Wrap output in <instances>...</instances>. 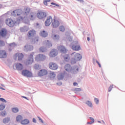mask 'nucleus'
I'll return each instance as SVG.
<instances>
[{"instance_id": "1", "label": "nucleus", "mask_w": 125, "mask_h": 125, "mask_svg": "<svg viewBox=\"0 0 125 125\" xmlns=\"http://www.w3.org/2000/svg\"><path fill=\"white\" fill-rule=\"evenodd\" d=\"M35 53L33 52L30 54L28 59L25 62V64L26 66H30V65H32L34 62V55Z\"/></svg>"}, {"instance_id": "2", "label": "nucleus", "mask_w": 125, "mask_h": 125, "mask_svg": "<svg viewBox=\"0 0 125 125\" xmlns=\"http://www.w3.org/2000/svg\"><path fill=\"white\" fill-rule=\"evenodd\" d=\"M5 23L6 25H7L8 26V27L12 28L14 27V26H15V24H16V21H13L12 19L8 18L5 20Z\"/></svg>"}, {"instance_id": "3", "label": "nucleus", "mask_w": 125, "mask_h": 125, "mask_svg": "<svg viewBox=\"0 0 125 125\" xmlns=\"http://www.w3.org/2000/svg\"><path fill=\"white\" fill-rule=\"evenodd\" d=\"M35 61L37 62H40L41 61H44L46 59V56L42 54H39L35 58Z\"/></svg>"}, {"instance_id": "4", "label": "nucleus", "mask_w": 125, "mask_h": 125, "mask_svg": "<svg viewBox=\"0 0 125 125\" xmlns=\"http://www.w3.org/2000/svg\"><path fill=\"white\" fill-rule=\"evenodd\" d=\"M73 45L72 46V49L75 51H79L81 50V45L79 44V42L75 41L73 42Z\"/></svg>"}, {"instance_id": "5", "label": "nucleus", "mask_w": 125, "mask_h": 125, "mask_svg": "<svg viewBox=\"0 0 125 125\" xmlns=\"http://www.w3.org/2000/svg\"><path fill=\"white\" fill-rule=\"evenodd\" d=\"M82 58L83 57L82 56V55H81V54L76 53L75 55H74L73 57L74 61H71V64H75L76 61H80Z\"/></svg>"}, {"instance_id": "6", "label": "nucleus", "mask_w": 125, "mask_h": 125, "mask_svg": "<svg viewBox=\"0 0 125 125\" xmlns=\"http://www.w3.org/2000/svg\"><path fill=\"white\" fill-rule=\"evenodd\" d=\"M22 76L27 77V78H32L33 77V73L27 69L22 70Z\"/></svg>"}, {"instance_id": "7", "label": "nucleus", "mask_w": 125, "mask_h": 125, "mask_svg": "<svg viewBox=\"0 0 125 125\" xmlns=\"http://www.w3.org/2000/svg\"><path fill=\"white\" fill-rule=\"evenodd\" d=\"M17 15L18 16H20L18 20L19 21H23V19L25 18V16H24V14L22 13V10L18 9L17 10Z\"/></svg>"}, {"instance_id": "8", "label": "nucleus", "mask_w": 125, "mask_h": 125, "mask_svg": "<svg viewBox=\"0 0 125 125\" xmlns=\"http://www.w3.org/2000/svg\"><path fill=\"white\" fill-rule=\"evenodd\" d=\"M17 58L19 61H21L24 58V55L21 53H17L14 56V59L16 60Z\"/></svg>"}, {"instance_id": "9", "label": "nucleus", "mask_w": 125, "mask_h": 125, "mask_svg": "<svg viewBox=\"0 0 125 125\" xmlns=\"http://www.w3.org/2000/svg\"><path fill=\"white\" fill-rule=\"evenodd\" d=\"M37 16L39 19H43L46 17V13L42 11L38 12Z\"/></svg>"}, {"instance_id": "10", "label": "nucleus", "mask_w": 125, "mask_h": 125, "mask_svg": "<svg viewBox=\"0 0 125 125\" xmlns=\"http://www.w3.org/2000/svg\"><path fill=\"white\" fill-rule=\"evenodd\" d=\"M7 34H8V31H7V29L5 28H2L0 30V36L2 38H4V37H6L7 36Z\"/></svg>"}, {"instance_id": "11", "label": "nucleus", "mask_w": 125, "mask_h": 125, "mask_svg": "<svg viewBox=\"0 0 125 125\" xmlns=\"http://www.w3.org/2000/svg\"><path fill=\"white\" fill-rule=\"evenodd\" d=\"M52 21H53L52 17H51V16L48 17L45 21V26H49L50 24L53 22Z\"/></svg>"}, {"instance_id": "12", "label": "nucleus", "mask_w": 125, "mask_h": 125, "mask_svg": "<svg viewBox=\"0 0 125 125\" xmlns=\"http://www.w3.org/2000/svg\"><path fill=\"white\" fill-rule=\"evenodd\" d=\"M49 68H50L51 70H57L58 66L55 63L50 62L49 63Z\"/></svg>"}, {"instance_id": "13", "label": "nucleus", "mask_w": 125, "mask_h": 125, "mask_svg": "<svg viewBox=\"0 0 125 125\" xmlns=\"http://www.w3.org/2000/svg\"><path fill=\"white\" fill-rule=\"evenodd\" d=\"M58 49L59 51L62 52V53H66L67 52V49H66V48L64 46H58Z\"/></svg>"}, {"instance_id": "14", "label": "nucleus", "mask_w": 125, "mask_h": 125, "mask_svg": "<svg viewBox=\"0 0 125 125\" xmlns=\"http://www.w3.org/2000/svg\"><path fill=\"white\" fill-rule=\"evenodd\" d=\"M47 70L46 69H41L38 73L39 76L40 77H42L43 76H46L47 74Z\"/></svg>"}, {"instance_id": "15", "label": "nucleus", "mask_w": 125, "mask_h": 125, "mask_svg": "<svg viewBox=\"0 0 125 125\" xmlns=\"http://www.w3.org/2000/svg\"><path fill=\"white\" fill-rule=\"evenodd\" d=\"M59 25H60L59 21L56 20L55 19H54V21L52 24V27L53 28H57L59 27Z\"/></svg>"}, {"instance_id": "16", "label": "nucleus", "mask_w": 125, "mask_h": 125, "mask_svg": "<svg viewBox=\"0 0 125 125\" xmlns=\"http://www.w3.org/2000/svg\"><path fill=\"white\" fill-rule=\"evenodd\" d=\"M58 54V53H57V51L55 49H53L51 51L50 54H49V56L50 57H55L56 55Z\"/></svg>"}, {"instance_id": "17", "label": "nucleus", "mask_w": 125, "mask_h": 125, "mask_svg": "<svg viewBox=\"0 0 125 125\" xmlns=\"http://www.w3.org/2000/svg\"><path fill=\"white\" fill-rule=\"evenodd\" d=\"M23 11H24V13H23V16H25V18H26V16L28 15V14H29L30 12H31V9H30V8L29 7H25Z\"/></svg>"}, {"instance_id": "18", "label": "nucleus", "mask_w": 125, "mask_h": 125, "mask_svg": "<svg viewBox=\"0 0 125 125\" xmlns=\"http://www.w3.org/2000/svg\"><path fill=\"white\" fill-rule=\"evenodd\" d=\"M16 68L18 71H21V70H23L24 67L23 66V64L20 63H16Z\"/></svg>"}, {"instance_id": "19", "label": "nucleus", "mask_w": 125, "mask_h": 125, "mask_svg": "<svg viewBox=\"0 0 125 125\" xmlns=\"http://www.w3.org/2000/svg\"><path fill=\"white\" fill-rule=\"evenodd\" d=\"M35 35H36V31L34 30H31L28 32L27 36L28 38H31L32 37H34Z\"/></svg>"}, {"instance_id": "20", "label": "nucleus", "mask_w": 125, "mask_h": 125, "mask_svg": "<svg viewBox=\"0 0 125 125\" xmlns=\"http://www.w3.org/2000/svg\"><path fill=\"white\" fill-rule=\"evenodd\" d=\"M6 56V52L5 50H0V58H5Z\"/></svg>"}, {"instance_id": "21", "label": "nucleus", "mask_w": 125, "mask_h": 125, "mask_svg": "<svg viewBox=\"0 0 125 125\" xmlns=\"http://www.w3.org/2000/svg\"><path fill=\"white\" fill-rule=\"evenodd\" d=\"M34 49V47L32 45H25V51H32Z\"/></svg>"}, {"instance_id": "22", "label": "nucleus", "mask_w": 125, "mask_h": 125, "mask_svg": "<svg viewBox=\"0 0 125 125\" xmlns=\"http://www.w3.org/2000/svg\"><path fill=\"white\" fill-rule=\"evenodd\" d=\"M49 77L50 79H54L56 77V74L54 72L50 71L49 74Z\"/></svg>"}, {"instance_id": "23", "label": "nucleus", "mask_w": 125, "mask_h": 125, "mask_svg": "<svg viewBox=\"0 0 125 125\" xmlns=\"http://www.w3.org/2000/svg\"><path fill=\"white\" fill-rule=\"evenodd\" d=\"M48 35V34L45 31H42L40 32V36L43 37V38H46Z\"/></svg>"}, {"instance_id": "24", "label": "nucleus", "mask_w": 125, "mask_h": 125, "mask_svg": "<svg viewBox=\"0 0 125 125\" xmlns=\"http://www.w3.org/2000/svg\"><path fill=\"white\" fill-rule=\"evenodd\" d=\"M30 123V121H29V120L28 119H24L23 121H21V125H27Z\"/></svg>"}, {"instance_id": "25", "label": "nucleus", "mask_w": 125, "mask_h": 125, "mask_svg": "<svg viewBox=\"0 0 125 125\" xmlns=\"http://www.w3.org/2000/svg\"><path fill=\"white\" fill-rule=\"evenodd\" d=\"M64 68H65V70L68 72V71H70V69H71V65H70V64H67L65 65Z\"/></svg>"}, {"instance_id": "26", "label": "nucleus", "mask_w": 125, "mask_h": 125, "mask_svg": "<svg viewBox=\"0 0 125 125\" xmlns=\"http://www.w3.org/2000/svg\"><path fill=\"white\" fill-rule=\"evenodd\" d=\"M34 68L35 70H40V69H41V65L38 64H35L34 66Z\"/></svg>"}, {"instance_id": "27", "label": "nucleus", "mask_w": 125, "mask_h": 125, "mask_svg": "<svg viewBox=\"0 0 125 125\" xmlns=\"http://www.w3.org/2000/svg\"><path fill=\"white\" fill-rule=\"evenodd\" d=\"M46 50V49L45 47H41L39 49L40 52H44Z\"/></svg>"}, {"instance_id": "28", "label": "nucleus", "mask_w": 125, "mask_h": 125, "mask_svg": "<svg viewBox=\"0 0 125 125\" xmlns=\"http://www.w3.org/2000/svg\"><path fill=\"white\" fill-rule=\"evenodd\" d=\"M64 59L65 61H69L70 60V57H69V55H65L64 56Z\"/></svg>"}, {"instance_id": "29", "label": "nucleus", "mask_w": 125, "mask_h": 125, "mask_svg": "<svg viewBox=\"0 0 125 125\" xmlns=\"http://www.w3.org/2000/svg\"><path fill=\"white\" fill-rule=\"evenodd\" d=\"M9 121H10L9 118H4L3 120V123L4 124H7V123H8L9 122Z\"/></svg>"}, {"instance_id": "30", "label": "nucleus", "mask_w": 125, "mask_h": 125, "mask_svg": "<svg viewBox=\"0 0 125 125\" xmlns=\"http://www.w3.org/2000/svg\"><path fill=\"white\" fill-rule=\"evenodd\" d=\"M22 120V116L21 115H19L16 118L17 122H20Z\"/></svg>"}, {"instance_id": "31", "label": "nucleus", "mask_w": 125, "mask_h": 125, "mask_svg": "<svg viewBox=\"0 0 125 125\" xmlns=\"http://www.w3.org/2000/svg\"><path fill=\"white\" fill-rule=\"evenodd\" d=\"M5 108V105L3 104H1L0 105V111H2L3 110H4Z\"/></svg>"}, {"instance_id": "32", "label": "nucleus", "mask_w": 125, "mask_h": 125, "mask_svg": "<svg viewBox=\"0 0 125 125\" xmlns=\"http://www.w3.org/2000/svg\"><path fill=\"white\" fill-rule=\"evenodd\" d=\"M17 12H19L17 11V10H16L14 11L12 13V15H13V16H18Z\"/></svg>"}, {"instance_id": "33", "label": "nucleus", "mask_w": 125, "mask_h": 125, "mask_svg": "<svg viewBox=\"0 0 125 125\" xmlns=\"http://www.w3.org/2000/svg\"><path fill=\"white\" fill-rule=\"evenodd\" d=\"M12 111V112H13V113H17L19 112V109H18V108L16 107V108H13Z\"/></svg>"}, {"instance_id": "34", "label": "nucleus", "mask_w": 125, "mask_h": 125, "mask_svg": "<svg viewBox=\"0 0 125 125\" xmlns=\"http://www.w3.org/2000/svg\"><path fill=\"white\" fill-rule=\"evenodd\" d=\"M35 18H36V15L35 14H32L30 15V19L31 20H35Z\"/></svg>"}, {"instance_id": "35", "label": "nucleus", "mask_w": 125, "mask_h": 125, "mask_svg": "<svg viewBox=\"0 0 125 125\" xmlns=\"http://www.w3.org/2000/svg\"><path fill=\"white\" fill-rule=\"evenodd\" d=\"M73 91L74 92H78L80 91H82V89L80 88H76L73 89Z\"/></svg>"}, {"instance_id": "36", "label": "nucleus", "mask_w": 125, "mask_h": 125, "mask_svg": "<svg viewBox=\"0 0 125 125\" xmlns=\"http://www.w3.org/2000/svg\"><path fill=\"white\" fill-rule=\"evenodd\" d=\"M27 31H28V30L26 29V27H21V33H23L24 32H27Z\"/></svg>"}, {"instance_id": "37", "label": "nucleus", "mask_w": 125, "mask_h": 125, "mask_svg": "<svg viewBox=\"0 0 125 125\" xmlns=\"http://www.w3.org/2000/svg\"><path fill=\"white\" fill-rule=\"evenodd\" d=\"M59 29L61 32H64L65 31V27L63 26H60Z\"/></svg>"}, {"instance_id": "38", "label": "nucleus", "mask_w": 125, "mask_h": 125, "mask_svg": "<svg viewBox=\"0 0 125 125\" xmlns=\"http://www.w3.org/2000/svg\"><path fill=\"white\" fill-rule=\"evenodd\" d=\"M5 45V43L2 41H0V46H4Z\"/></svg>"}, {"instance_id": "39", "label": "nucleus", "mask_w": 125, "mask_h": 125, "mask_svg": "<svg viewBox=\"0 0 125 125\" xmlns=\"http://www.w3.org/2000/svg\"><path fill=\"white\" fill-rule=\"evenodd\" d=\"M86 104L88 106H89V107H92V104L90 101H87L86 102Z\"/></svg>"}, {"instance_id": "40", "label": "nucleus", "mask_w": 125, "mask_h": 125, "mask_svg": "<svg viewBox=\"0 0 125 125\" xmlns=\"http://www.w3.org/2000/svg\"><path fill=\"white\" fill-rule=\"evenodd\" d=\"M54 39L55 40H59V39H60V37H59V35H55L54 36Z\"/></svg>"}, {"instance_id": "41", "label": "nucleus", "mask_w": 125, "mask_h": 125, "mask_svg": "<svg viewBox=\"0 0 125 125\" xmlns=\"http://www.w3.org/2000/svg\"><path fill=\"white\" fill-rule=\"evenodd\" d=\"M6 115V112H5V111H2L0 113V116H2V117H5Z\"/></svg>"}, {"instance_id": "42", "label": "nucleus", "mask_w": 125, "mask_h": 125, "mask_svg": "<svg viewBox=\"0 0 125 125\" xmlns=\"http://www.w3.org/2000/svg\"><path fill=\"white\" fill-rule=\"evenodd\" d=\"M50 2V0H45L43 1V3L45 5H47V2Z\"/></svg>"}, {"instance_id": "43", "label": "nucleus", "mask_w": 125, "mask_h": 125, "mask_svg": "<svg viewBox=\"0 0 125 125\" xmlns=\"http://www.w3.org/2000/svg\"><path fill=\"white\" fill-rule=\"evenodd\" d=\"M9 46H11V47H15L16 46V44L14 43H12L10 44H9Z\"/></svg>"}, {"instance_id": "44", "label": "nucleus", "mask_w": 125, "mask_h": 125, "mask_svg": "<svg viewBox=\"0 0 125 125\" xmlns=\"http://www.w3.org/2000/svg\"><path fill=\"white\" fill-rule=\"evenodd\" d=\"M47 45L48 46V47H51V46H52V44H51V43L49 42V41H47Z\"/></svg>"}, {"instance_id": "45", "label": "nucleus", "mask_w": 125, "mask_h": 125, "mask_svg": "<svg viewBox=\"0 0 125 125\" xmlns=\"http://www.w3.org/2000/svg\"><path fill=\"white\" fill-rule=\"evenodd\" d=\"M113 85H111L110 86V87L108 88V91L109 92H110V91H111V90H112V89H113Z\"/></svg>"}, {"instance_id": "46", "label": "nucleus", "mask_w": 125, "mask_h": 125, "mask_svg": "<svg viewBox=\"0 0 125 125\" xmlns=\"http://www.w3.org/2000/svg\"><path fill=\"white\" fill-rule=\"evenodd\" d=\"M0 101H1L2 102H5V103H6V100L2 98H0Z\"/></svg>"}, {"instance_id": "47", "label": "nucleus", "mask_w": 125, "mask_h": 125, "mask_svg": "<svg viewBox=\"0 0 125 125\" xmlns=\"http://www.w3.org/2000/svg\"><path fill=\"white\" fill-rule=\"evenodd\" d=\"M95 102L96 103V104H98L99 103V100L97 98H95Z\"/></svg>"}, {"instance_id": "48", "label": "nucleus", "mask_w": 125, "mask_h": 125, "mask_svg": "<svg viewBox=\"0 0 125 125\" xmlns=\"http://www.w3.org/2000/svg\"><path fill=\"white\" fill-rule=\"evenodd\" d=\"M39 42V38L36 37L34 39V42Z\"/></svg>"}, {"instance_id": "49", "label": "nucleus", "mask_w": 125, "mask_h": 125, "mask_svg": "<svg viewBox=\"0 0 125 125\" xmlns=\"http://www.w3.org/2000/svg\"><path fill=\"white\" fill-rule=\"evenodd\" d=\"M51 4H52L53 5H56V6H59V5H58L54 2L51 3Z\"/></svg>"}, {"instance_id": "50", "label": "nucleus", "mask_w": 125, "mask_h": 125, "mask_svg": "<svg viewBox=\"0 0 125 125\" xmlns=\"http://www.w3.org/2000/svg\"><path fill=\"white\" fill-rule=\"evenodd\" d=\"M38 118L39 121H40L42 124H43V121H42V120L41 119L40 117H38Z\"/></svg>"}, {"instance_id": "51", "label": "nucleus", "mask_w": 125, "mask_h": 125, "mask_svg": "<svg viewBox=\"0 0 125 125\" xmlns=\"http://www.w3.org/2000/svg\"><path fill=\"white\" fill-rule=\"evenodd\" d=\"M90 119L91 120L92 123H94V119H93V118L90 117Z\"/></svg>"}, {"instance_id": "52", "label": "nucleus", "mask_w": 125, "mask_h": 125, "mask_svg": "<svg viewBox=\"0 0 125 125\" xmlns=\"http://www.w3.org/2000/svg\"><path fill=\"white\" fill-rule=\"evenodd\" d=\"M96 63H97L98 65H99L100 68H101V64H100V63H99L98 61H96Z\"/></svg>"}, {"instance_id": "53", "label": "nucleus", "mask_w": 125, "mask_h": 125, "mask_svg": "<svg viewBox=\"0 0 125 125\" xmlns=\"http://www.w3.org/2000/svg\"><path fill=\"white\" fill-rule=\"evenodd\" d=\"M57 84L58 85H62V83H61V82L58 83H57Z\"/></svg>"}, {"instance_id": "54", "label": "nucleus", "mask_w": 125, "mask_h": 125, "mask_svg": "<svg viewBox=\"0 0 125 125\" xmlns=\"http://www.w3.org/2000/svg\"><path fill=\"white\" fill-rule=\"evenodd\" d=\"M73 85H74V86H76V85H78V83H76V82L74 83H73Z\"/></svg>"}, {"instance_id": "55", "label": "nucleus", "mask_w": 125, "mask_h": 125, "mask_svg": "<svg viewBox=\"0 0 125 125\" xmlns=\"http://www.w3.org/2000/svg\"><path fill=\"white\" fill-rule=\"evenodd\" d=\"M33 123H37V120H36V119L33 118Z\"/></svg>"}, {"instance_id": "56", "label": "nucleus", "mask_w": 125, "mask_h": 125, "mask_svg": "<svg viewBox=\"0 0 125 125\" xmlns=\"http://www.w3.org/2000/svg\"><path fill=\"white\" fill-rule=\"evenodd\" d=\"M87 125H91V124H93V123H92V122L91 121L90 122H87Z\"/></svg>"}, {"instance_id": "57", "label": "nucleus", "mask_w": 125, "mask_h": 125, "mask_svg": "<svg viewBox=\"0 0 125 125\" xmlns=\"http://www.w3.org/2000/svg\"><path fill=\"white\" fill-rule=\"evenodd\" d=\"M21 97L22 98H24L25 99H26L27 100H29V99H28V98L27 97H25V96H21Z\"/></svg>"}, {"instance_id": "58", "label": "nucleus", "mask_w": 125, "mask_h": 125, "mask_svg": "<svg viewBox=\"0 0 125 125\" xmlns=\"http://www.w3.org/2000/svg\"><path fill=\"white\" fill-rule=\"evenodd\" d=\"M78 1H80V2H83V0H77Z\"/></svg>"}, {"instance_id": "59", "label": "nucleus", "mask_w": 125, "mask_h": 125, "mask_svg": "<svg viewBox=\"0 0 125 125\" xmlns=\"http://www.w3.org/2000/svg\"><path fill=\"white\" fill-rule=\"evenodd\" d=\"M0 89H2V90H5V89L3 88L2 87H0Z\"/></svg>"}, {"instance_id": "60", "label": "nucleus", "mask_w": 125, "mask_h": 125, "mask_svg": "<svg viewBox=\"0 0 125 125\" xmlns=\"http://www.w3.org/2000/svg\"><path fill=\"white\" fill-rule=\"evenodd\" d=\"M87 40L88 42H89V41H90L89 37H87Z\"/></svg>"}, {"instance_id": "61", "label": "nucleus", "mask_w": 125, "mask_h": 125, "mask_svg": "<svg viewBox=\"0 0 125 125\" xmlns=\"http://www.w3.org/2000/svg\"><path fill=\"white\" fill-rule=\"evenodd\" d=\"M58 79H59L60 80H62V79H63V76L62 77V78H60V77H59Z\"/></svg>"}, {"instance_id": "62", "label": "nucleus", "mask_w": 125, "mask_h": 125, "mask_svg": "<svg viewBox=\"0 0 125 125\" xmlns=\"http://www.w3.org/2000/svg\"><path fill=\"white\" fill-rule=\"evenodd\" d=\"M0 8H1V4H0Z\"/></svg>"}, {"instance_id": "63", "label": "nucleus", "mask_w": 125, "mask_h": 125, "mask_svg": "<svg viewBox=\"0 0 125 125\" xmlns=\"http://www.w3.org/2000/svg\"><path fill=\"white\" fill-rule=\"evenodd\" d=\"M1 85L2 86H4V85H3V84H1Z\"/></svg>"}, {"instance_id": "64", "label": "nucleus", "mask_w": 125, "mask_h": 125, "mask_svg": "<svg viewBox=\"0 0 125 125\" xmlns=\"http://www.w3.org/2000/svg\"><path fill=\"white\" fill-rule=\"evenodd\" d=\"M39 23H37V26H39Z\"/></svg>"}]
</instances>
